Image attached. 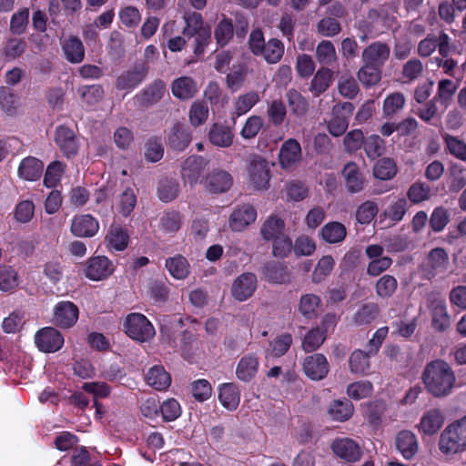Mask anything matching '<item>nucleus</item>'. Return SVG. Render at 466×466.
Instances as JSON below:
<instances>
[{
    "label": "nucleus",
    "instance_id": "obj_47",
    "mask_svg": "<svg viewBox=\"0 0 466 466\" xmlns=\"http://www.w3.org/2000/svg\"><path fill=\"white\" fill-rule=\"evenodd\" d=\"M233 25L228 18H223L220 20L214 32L217 44L221 47L229 42V40L233 37Z\"/></svg>",
    "mask_w": 466,
    "mask_h": 466
},
{
    "label": "nucleus",
    "instance_id": "obj_7",
    "mask_svg": "<svg viewBox=\"0 0 466 466\" xmlns=\"http://www.w3.org/2000/svg\"><path fill=\"white\" fill-rule=\"evenodd\" d=\"M263 278L269 283L286 285L292 281V272L289 268L279 261L270 260L262 268Z\"/></svg>",
    "mask_w": 466,
    "mask_h": 466
},
{
    "label": "nucleus",
    "instance_id": "obj_45",
    "mask_svg": "<svg viewBox=\"0 0 466 466\" xmlns=\"http://www.w3.org/2000/svg\"><path fill=\"white\" fill-rule=\"evenodd\" d=\"M288 104L293 114L301 116L308 111V102L302 95L295 89H290L287 93Z\"/></svg>",
    "mask_w": 466,
    "mask_h": 466
},
{
    "label": "nucleus",
    "instance_id": "obj_31",
    "mask_svg": "<svg viewBox=\"0 0 466 466\" xmlns=\"http://www.w3.org/2000/svg\"><path fill=\"white\" fill-rule=\"evenodd\" d=\"M347 236L346 227L338 221H331L325 224L320 230L321 238L329 244L342 242Z\"/></svg>",
    "mask_w": 466,
    "mask_h": 466
},
{
    "label": "nucleus",
    "instance_id": "obj_21",
    "mask_svg": "<svg viewBox=\"0 0 466 466\" xmlns=\"http://www.w3.org/2000/svg\"><path fill=\"white\" fill-rule=\"evenodd\" d=\"M256 218L257 212L255 208L250 205H243L232 212L229 226L234 231H241L253 223Z\"/></svg>",
    "mask_w": 466,
    "mask_h": 466
},
{
    "label": "nucleus",
    "instance_id": "obj_1",
    "mask_svg": "<svg viewBox=\"0 0 466 466\" xmlns=\"http://www.w3.org/2000/svg\"><path fill=\"white\" fill-rule=\"evenodd\" d=\"M421 378L429 393L437 398L449 395L456 382L454 371L442 360L429 362L424 368Z\"/></svg>",
    "mask_w": 466,
    "mask_h": 466
},
{
    "label": "nucleus",
    "instance_id": "obj_48",
    "mask_svg": "<svg viewBox=\"0 0 466 466\" xmlns=\"http://www.w3.org/2000/svg\"><path fill=\"white\" fill-rule=\"evenodd\" d=\"M397 280L390 275H384L376 283V293L380 298H390L397 289Z\"/></svg>",
    "mask_w": 466,
    "mask_h": 466
},
{
    "label": "nucleus",
    "instance_id": "obj_57",
    "mask_svg": "<svg viewBox=\"0 0 466 466\" xmlns=\"http://www.w3.org/2000/svg\"><path fill=\"white\" fill-rule=\"evenodd\" d=\"M267 114L272 125L279 127L284 122L286 117V106L281 100H273L268 108Z\"/></svg>",
    "mask_w": 466,
    "mask_h": 466
},
{
    "label": "nucleus",
    "instance_id": "obj_32",
    "mask_svg": "<svg viewBox=\"0 0 466 466\" xmlns=\"http://www.w3.org/2000/svg\"><path fill=\"white\" fill-rule=\"evenodd\" d=\"M380 314V308L374 302L363 303L355 312L352 321L357 326L369 325L374 321Z\"/></svg>",
    "mask_w": 466,
    "mask_h": 466
},
{
    "label": "nucleus",
    "instance_id": "obj_36",
    "mask_svg": "<svg viewBox=\"0 0 466 466\" xmlns=\"http://www.w3.org/2000/svg\"><path fill=\"white\" fill-rule=\"evenodd\" d=\"M442 423L441 413L437 410H431L421 418L420 430L425 434L432 435L441 429Z\"/></svg>",
    "mask_w": 466,
    "mask_h": 466
},
{
    "label": "nucleus",
    "instance_id": "obj_59",
    "mask_svg": "<svg viewBox=\"0 0 466 466\" xmlns=\"http://www.w3.org/2000/svg\"><path fill=\"white\" fill-rule=\"evenodd\" d=\"M449 221V211L443 207L436 208L429 219L430 227L434 232H440L443 230Z\"/></svg>",
    "mask_w": 466,
    "mask_h": 466
},
{
    "label": "nucleus",
    "instance_id": "obj_64",
    "mask_svg": "<svg viewBox=\"0 0 466 466\" xmlns=\"http://www.w3.org/2000/svg\"><path fill=\"white\" fill-rule=\"evenodd\" d=\"M443 138L449 152L452 156L461 160H466V144L462 140L448 134Z\"/></svg>",
    "mask_w": 466,
    "mask_h": 466
},
{
    "label": "nucleus",
    "instance_id": "obj_38",
    "mask_svg": "<svg viewBox=\"0 0 466 466\" xmlns=\"http://www.w3.org/2000/svg\"><path fill=\"white\" fill-rule=\"evenodd\" d=\"M326 339V329L319 327L311 329L302 340V350L305 352H314Z\"/></svg>",
    "mask_w": 466,
    "mask_h": 466
},
{
    "label": "nucleus",
    "instance_id": "obj_20",
    "mask_svg": "<svg viewBox=\"0 0 466 466\" xmlns=\"http://www.w3.org/2000/svg\"><path fill=\"white\" fill-rule=\"evenodd\" d=\"M70 230L79 238L93 237L98 230V222L90 215H80L74 218Z\"/></svg>",
    "mask_w": 466,
    "mask_h": 466
},
{
    "label": "nucleus",
    "instance_id": "obj_52",
    "mask_svg": "<svg viewBox=\"0 0 466 466\" xmlns=\"http://www.w3.org/2000/svg\"><path fill=\"white\" fill-rule=\"evenodd\" d=\"M186 26L183 30V34L188 37L194 36L199 33L200 30H205L203 26V18L199 13L192 12L184 15Z\"/></svg>",
    "mask_w": 466,
    "mask_h": 466
},
{
    "label": "nucleus",
    "instance_id": "obj_5",
    "mask_svg": "<svg viewBox=\"0 0 466 466\" xmlns=\"http://www.w3.org/2000/svg\"><path fill=\"white\" fill-rule=\"evenodd\" d=\"M248 174L253 187L258 190H265L269 187V169L266 159L254 156L248 165Z\"/></svg>",
    "mask_w": 466,
    "mask_h": 466
},
{
    "label": "nucleus",
    "instance_id": "obj_16",
    "mask_svg": "<svg viewBox=\"0 0 466 466\" xmlns=\"http://www.w3.org/2000/svg\"><path fill=\"white\" fill-rule=\"evenodd\" d=\"M279 158L282 168H295L301 160V147L299 143L294 138L285 141L280 147Z\"/></svg>",
    "mask_w": 466,
    "mask_h": 466
},
{
    "label": "nucleus",
    "instance_id": "obj_63",
    "mask_svg": "<svg viewBox=\"0 0 466 466\" xmlns=\"http://www.w3.org/2000/svg\"><path fill=\"white\" fill-rule=\"evenodd\" d=\"M182 217L179 212L172 210L163 215L160 219V225L164 231L174 233L179 230L181 227Z\"/></svg>",
    "mask_w": 466,
    "mask_h": 466
},
{
    "label": "nucleus",
    "instance_id": "obj_13",
    "mask_svg": "<svg viewBox=\"0 0 466 466\" xmlns=\"http://www.w3.org/2000/svg\"><path fill=\"white\" fill-rule=\"evenodd\" d=\"M148 73L146 63L136 64L132 68L123 72L116 80V87L120 90L132 89L140 84Z\"/></svg>",
    "mask_w": 466,
    "mask_h": 466
},
{
    "label": "nucleus",
    "instance_id": "obj_18",
    "mask_svg": "<svg viewBox=\"0 0 466 466\" xmlns=\"http://www.w3.org/2000/svg\"><path fill=\"white\" fill-rule=\"evenodd\" d=\"M78 319V309L70 301L58 303L55 308L54 322L64 329L72 327Z\"/></svg>",
    "mask_w": 466,
    "mask_h": 466
},
{
    "label": "nucleus",
    "instance_id": "obj_25",
    "mask_svg": "<svg viewBox=\"0 0 466 466\" xmlns=\"http://www.w3.org/2000/svg\"><path fill=\"white\" fill-rule=\"evenodd\" d=\"M381 60H370L358 71V79L365 86L377 85L381 78Z\"/></svg>",
    "mask_w": 466,
    "mask_h": 466
},
{
    "label": "nucleus",
    "instance_id": "obj_39",
    "mask_svg": "<svg viewBox=\"0 0 466 466\" xmlns=\"http://www.w3.org/2000/svg\"><path fill=\"white\" fill-rule=\"evenodd\" d=\"M221 404L228 410H235L239 403V391L233 383H225L219 390L218 395Z\"/></svg>",
    "mask_w": 466,
    "mask_h": 466
},
{
    "label": "nucleus",
    "instance_id": "obj_60",
    "mask_svg": "<svg viewBox=\"0 0 466 466\" xmlns=\"http://www.w3.org/2000/svg\"><path fill=\"white\" fill-rule=\"evenodd\" d=\"M379 211L375 202L368 200L362 203L356 211V219L360 224L370 223Z\"/></svg>",
    "mask_w": 466,
    "mask_h": 466
},
{
    "label": "nucleus",
    "instance_id": "obj_46",
    "mask_svg": "<svg viewBox=\"0 0 466 466\" xmlns=\"http://www.w3.org/2000/svg\"><path fill=\"white\" fill-rule=\"evenodd\" d=\"M396 165L390 158H382L379 160L373 168L374 177L381 180L392 178L396 175Z\"/></svg>",
    "mask_w": 466,
    "mask_h": 466
},
{
    "label": "nucleus",
    "instance_id": "obj_34",
    "mask_svg": "<svg viewBox=\"0 0 466 466\" xmlns=\"http://www.w3.org/2000/svg\"><path fill=\"white\" fill-rule=\"evenodd\" d=\"M285 233V222L283 219L271 216L262 225L260 234L267 241H271Z\"/></svg>",
    "mask_w": 466,
    "mask_h": 466
},
{
    "label": "nucleus",
    "instance_id": "obj_51",
    "mask_svg": "<svg viewBox=\"0 0 466 466\" xmlns=\"http://www.w3.org/2000/svg\"><path fill=\"white\" fill-rule=\"evenodd\" d=\"M292 336L289 333H283L280 336L277 337L272 342L269 344V353L273 357H281L283 356L292 345Z\"/></svg>",
    "mask_w": 466,
    "mask_h": 466
},
{
    "label": "nucleus",
    "instance_id": "obj_29",
    "mask_svg": "<svg viewBox=\"0 0 466 466\" xmlns=\"http://www.w3.org/2000/svg\"><path fill=\"white\" fill-rule=\"evenodd\" d=\"M258 369V358L253 355H246L238 361L236 369V375L238 380L248 382L255 378Z\"/></svg>",
    "mask_w": 466,
    "mask_h": 466
},
{
    "label": "nucleus",
    "instance_id": "obj_42",
    "mask_svg": "<svg viewBox=\"0 0 466 466\" xmlns=\"http://www.w3.org/2000/svg\"><path fill=\"white\" fill-rule=\"evenodd\" d=\"M371 353L360 350H354L349 360L350 370L356 374H365L370 369V357Z\"/></svg>",
    "mask_w": 466,
    "mask_h": 466
},
{
    "label": "nucleus",
    "instance_id": "obj_43",
    "mask_svg": "<svg viewBox=\"0 0 466 466\" xmlns=\"http://www.w3.org/2000/svg\"><path fill=\"white\" fill-rule=\"evenodd\" d=\"M106 238L108 245L116 250H124L127 247L128 235L119 226H111Z\"/></svg>",
    "mask_w": 466,
    "mask_h": 466
},
{
    "label": "nucleus",
    "instance_id": "obj_53",
    "mask_svg": "<svg viewBox=\"0 0 466 466\" xmlns=\"http://www.w3.org/2000/svg\"><path fill=\"white\" fill-rule=\"evenodd\" d=\"M66 165L60 161H54L48 165L44 183L47 187H54L60 181V178L65 171Z\"/></svg>",
    "mask_w": 466,
    "mask_h": 466
},
{
    "label": "nucleus",
    "instance_id": "obj_44",
    "mask_svg": "<svg viewBox=\"0 0 466 466\" xmlns=\"http://www.w3.org/2000/svg\"><path fill=\"white\" fill-rule=\"evenodd\" d=\"M457 86L452 81L449 79L441 80L438 85V93L434 98L437 99L444 108H447L452 101Z\"/></svg>",
    "mask_w": 466,
    "mask_h": 466
},
{
    "label": "nucleus",
    "instance_id": "obj_28",
    "mask_svg": "<svg viewBox=\"0 0 466 466\" xmlns=\"http://www.w3.org/2000/svg\"><path fill=\"white\" fill-rule=\"evenodd\" d=\"M208 138L214 146L228 147L233 143L234 133L230 127L216 123L210 127Z\"/></svg>",
    "mask_w": 466,
    "mask_h": 466
},
{
    "label": "nucleus",
    "instance_id": "obj_33",
    "mask_svg": "<svg viewBox=\"0 0 466 466\" xmlns=\"http://www.w3.org/2000/svg\"><path fill=\"white\" fill-rule=\"evenodd\" d=\"M147 384L157 390H167L171 383L170 375L161 366L151 368L146 377Z\"/></svg>",
    "mask_w": 466,
    "mask_h": 466
},
{
    "label": "nucleus",
    "instance_id": "obj_8",
    "mask_svg": "<svg viewBox=\"0 0 466 466\" xmlns=\"http://www.w3.org/2000/svg\"><path fill=\"white\" fill-rule=\"evenodd\" d=\"M305 375L312 380L324 379L329 370V365L323 354L315 353L306 357L302 362Z\"/></svg>",
    "mask_w": 466,
    "mask_h": 466
},
{
    "label": "nucleus",
    "instance_id": "obj_35",
    "mask_svg": "<svg viewBox=\"0 0 466 466\" xmlns=\"http://www.w3.org/2000/svg\"><path fill=\"white\" fill-rule=\"evenodd\" d=\"M180 192L179 183L174 178H163L157 186V197L160 201L168 203L175 200Z\"/></svg>",
    "mask_w": 466,
    "mask_h": 466
},
{
    "label": "nucleus",
    "instance_id": "obj_4",
    "mask_svg": "<svg viewBox=\"0 0 466 466\" xmlns=\"http://www.w3.org/2000/svg\"><path fill=\"white\" fill-rule=\"evenodd\" d=\"M354 110L353 104L350 102L339 103L333 106L331 110V118L328 121V130L333 137L342 136L348 127L349 118Z\"/></svg>",
    "mask_w": 466,
    "mask_h": 466
},
{
    "label": "nucleus",
    "instance_id": "obj_27",
    "mask_svg": "<svg viewBox=\"0 0 466 466\" xmlns=\"http://www.w3.org/2000/svg\"><path fill=\"white\" fill-rule=\"evenodd\" d=\"M332 451L341 459L356 461L360 457L359 445L350 439L337 440L332 443Z\"/></svg>",
    "mask_w": 466,
    "mask_h": 466
},
{
    "label": "nucleus",
    "instance_id": "obj_11",
    "mask_svg": "<svg viewBox=\"0 0 466 466\" xmlns=\"http://www.w3.org/2000/svg\"><path fill=\"white\" fill-rule=\"evenodd\" d=\"M258 280L255 274L246 272L238 276L232 283L231 294L238 301H245L255 292Z\"/></svg>",
    "mask_w": 466,
    "mask_h": 466
},
{
    "label": "nucleus",
    "instance_id": "obj_24",
    "mask_svg": "<svg viewBox=\"0 0 466 466\" xmlns=\"http://www.w3.org/2000/svg\"><path fill=\"white\" fill-rule=\"evenodd\" d=\"M465 446L453 424L449 425L441 434L439 448L445 454L456 453Z\"/></svg>",
    "mask_w": 466,
    "mask_h": 466
},
{
    "label": "nucleus",
    "instance_id": "obj_10",
    "mask_svg": "<svg viewBox=\"0 0 466 466\" xmlns=\"http://www.w3.org/2000/svg\"><path fill=\"white\" fill-rule=\"evenodd\" d=\"M208 162L199 156H190L182 164L181 177L185 185L193 187L199 180Z\"/></svg>",
    "mask_w": 466,
    "mask_h": 466
},
{
    "label": "nucleus",
    "instance_id": "obj_40",
    "mask_svg": "<svg viewBox=\"0 0 466 466\" xmlns=\"http://www.w3.org/2000/svg\"><path fill=\"white\" fill-rule=\"evenodd\" d=\"M353 405L349 400H334L329 408V414L330 417L338 421H345L349 420L353 414Z\"/></svg>",
    "mask_w": 466,
    "mask_h": 466
},
{
    "label": "nucleus",
    "instance_id": "obj_3",
    "mask_svg": "<svg viewBox=\"0 0 466 466\" xmlns=\"http://www.w3.org/2000/svg\"><path fill=\"white\" fill-rule=\"evenodd\" d=\"M126 333L133 339L145 342L155 335V329L147 319L139 313L129 314L125 322Z\"/></svg>",
    "mask_w": 466,
    "mask_h": 466
},
{
    "label": "nucleus",
    "instance_id": "obj_62",
    "mask_svg": "<svg viewBox=\"0 0 466 466\" xmlns=\"http://www.w3.org/2000/svg\"><path fill=\"white\" fill-rule=\"evenodd\" d=\"M340 24L333 17H324L317 24V31L323 36L332 37L340 32Z\"/></svg>",
    "mask_w": 466,
    "mask_h": 466
},
{
    "label": "nucleus",
    "instance_id": "obj_17",
    "mask_svg": "<svg viewBox=\"0 0 466 466\" xmlns=\"http://www.w3.org/2000/svg\"><path fill=\"white\" fill-rule=\"evenodd\" d=\"M230 60H218L215 67L218 71L227 73V86L230 89L238 88L244 82L247 69L241 63L232 65L229 68Z\"/></svg>",
    "mask_w": 466,
    "mask_h": 466
},
{
    "label": "nucleus",
    "instance_id": "obj_55",
    "mask_svg": "<svg viewBox=\"0 0 466 466\" xmlns=\"http://www.w3.org/2000/svg\"><path fill=\"white\" fill-rule=\"evenodd\" d=\"M271 241L273 242L272 254L275 258H284L292 250V240L286 233Z\"/></svg>",
    "mask_w": 466,
    "mask_h": 466
},
{
    "label": "nucleus",
    "instance_id": "obj_56",
    "mask_svg": "<svg viewBox=\"0 0 466 466\" xmlns=\"http://www.w3.org/2000/svg\"><path fill=\"white\" fill-rule=\"evenodd\" d=\"M258 100L259 96L255 91L239 96L235 102V112L237 116L246 114L258 102Z\"/></svg>",
    "mask_w": 466,
    "mask_h": 466
},
{
    "label": "nucleus",
    "instance_id": "obj_61",
    "mask_svg": "<svg viewBox=\"0 0 466 466\" xmlns=\"http://www.w3.org/2000/svg\"><path fill=\"white\" fill-rule=\"evenodd\" d=\"M63 50L67 58H83L85 55L84 46L76 36H70L63 43Z\"/></svg>",
    "mask_w": 466,
    "mask_h": 466
},
{
    "label": "nucleus",
    "instance_id": "obj_58",
    "mask_svg": "<svg viewBox=\"0 0 466 466\" xmlns=\"http://www.w3.org/2000/svg\"><path fill=\"white\" fill-rule=\"evenodd\" d=\"M407 196L412 203H420L431 197V187L423 182H415L408 190Z\"/></svg>",
    "mask_w": 466,
    "mask_h": 466
},
{
    "label": "nucleus",
    "instance_id": "obj_49",
    "mask_svg": "<svg viewBox=\"0 0 466 466\" xmlns=\"http://www.w3.org/2000/svg\"><path fill=\"white\" fill-rule=\"evenodd\" d=\"M208 107L204 102H194L188 113L190 124L193 127H199L200 125L204 124L208 119Z\"/></svg>",
    "mask_w": 466,
    "mask_h": 466
},
{
    "label": "nucleus",
    "instance_id": "obj_22",
    "mask_svg": "<svg viewBox=\"0 0 466 466\" xmlns=\"http://www.w3.org/2000/svg\"><path fill=\"white\" fill-rule=\"evenodd\" d=\"M191 138L188 127L177 122L167 135V145L175 150L182 151L190 144Z\"/></svg>",
    "mask_w": 466,
    "mask_h": 466
},
{
    "label": "nucleus",
    "instance_id": "obj_19",
    "mask_svg": "<svg viewBox=\"0 0 466 466\" xmlns=\"http://www.w3.org/2000/svg\"><path fill=\"white\" fill-rule=\"evenodd\" d=\"M341 175L348 192L355 194L363 189L365 178L355 162H348L344 166Z\"/></svg>",
    "mask_w": 466,
    "mask_h": 466
},
{
    "label": "nucleus",
    "instance_id": "obj_41",
    "mask_svg": "<svg viewBox=\"0 0 466 466\" xmlns=\"http://www.w3.org/2000/svg\"><path fill=\"white\" fill-rule=\"evenodd\" d=\"M166 268L168 269L169 273L177 279H184L189 274V264L186 258L181 255L167 258Z\"/></svg>",
    "mask_w": 466,
    "mask_h": 466
},
{
    "label": "nucleus",
    "instance_id": "obj_2",
    "mask_svg": "<svg viewBox=\"0 0 466 466\" xmlns=\"http://www.w3.org/2000/svg\"><path fill=\"white\" fill-rule=\"evenodd\" d=\"M427 306L431 313V324L435 330L445 331L451 326V317L440 292L431 291L426 295Z\"/></svg>",
    "mask_w": 466,
    "mask_h": 466
},
{
    "label": "nucleus",
    "instance_id": "obj_9",
    "mask_svg": "<svg viewBox=\"0 0 466 466\" xmlns=\"http://www.w3.org/2000/svg\"><path fill=\"white\" fill-rule=\"evenodd\" d=\"M165 90L166 84L162 80H155L134 96V103L143 108L152 106L161 100Z\"/></svg>",
    "mask_w": 466,
    "mask_h": 466
},
{
    "label": "nucleus",
    "instance_id": "obj_15",
    "mask_svg": "<svg viewBox=\"0 0 466 466\" xmlns=\"http://www.w3.org/2000/svg\"><path fill=\"white\" fill-rule=\"evenodd\" d=\"M63 336L58 330L51 327L42 329L35 335L37 348L45 352H55L63 346Z\"/></svg>",
    "mask_w": 466,
    "mask_h": 466
},
{
    "label": "nucleus",
    "instance_id": "obj_37",
    "mask_svg": "<svg viewBox=\"0 0 466 466\" xmlns=\"http://www.w3.org/2000/svg\"><path fill=\"white\" fill-rule=\"evenodd\" d=\"M196 84L193 79L182 76L176 79L172 84V93L179 99H188L196 93Z\"/></svg>",
    "mask_w": 466,
    "mask_h": 466
},
{
    "label": "nucleus",
    "instance_id": "obj_14",
    "mask_svg": "<svg viewBox=\"0 0 466 466\" xmlns=\"http://www.w3.org/2000/svg\"><path fill=\"white\" fill-rule=\"evenodd\" d=\"M114 271L112 262L104 256L90 258L86 262V277L91 280L107 279Z\"/></svg>",
    "mask_w": 466,
    "mask_h": 466
},
{
    "label": "nucleus",
    "instance_id": "obj_6",
    "mask_svg": "<svg viewBox=\"0 0 466 466\" xmlns=\"http://www.w3.org/2000/svg\"><path fill=\"white\" fill-rule=\"evenodd\" d=\"M201 182L208 192L221 194L230 189L233 177L228 171L218 168L209 172Z\"/></svg>",
    "mask_w": 466,
    "mask_h": 466
},
{
    "label": "nucleus",
    "instance_id": "obj_12",
    "mask_svg": "<svg viewBox=\"0 0 466 466\" xmlns=\"http://www.w3.org/2000/svg\"><path fill=\"white\" fill-rule=\"evenodd\" d=\"M55 142L63 155L67 158L78 152L79 143L74 130L66 126H59L55 133Z\"/></svg>",
    "mask_w": 466,
    "mask_h": 466
},
{
    "label": "nucleus",
    "instance_id": "obj_30",
    "mask_svg": "<svg viewBox=\"0 0 466 466\" xmlns=\"http://www.w3.org/2000/svg\"><path fill=\"white\" fill-rule=\"evenodd\" d=\"M43 163L35 157H28L22 160L19 168V176L28 181L37 180L43 172Z\"/></svg>",
    "mask_w": 466,
    "mask_h": 466
},
{
    "label": "nucleus",
    "instance_id": "obj_23",
    "mask_svg": "<svg viewBox=\"0 0 466 466\" xmlns=\"http://www.w3.org/2000/svg\"><path fill=\"white\" fill-rule=\"evenodd\" d=\"M395 444L397 450L406 460L412 459L419 450L417 438L410 431H400L396 436Z\"/></svg>",
    "mask_w": 466,
    "mask_h": 466
},
{
    "label": "nucleus",
    "instance_id": "obj_50",
    "mask_svg": "<svg viewBox=\"0 0 466 466\" xmlns=\"http://www.w3.org/2000/svg\"><path fill=\"white\" fill-rule=\"evenodd\" d=\"M363 147L367 156L371 159L380 157L385 151L384 141L378 135L367 137L364 140Z\"/></svg>",
    "mask_w": 466,
    "mask_h": 466
},
{
    "label": "nucleus",
    "instance_id": "obj_26",
    "mask_svg": "<svg viewBox=\"0 0 466 466\" xmlns=\"http://www.w3.org/2000/svg\"><path fill=\"white\" fill-rule=\"evenodd\" d=\"M449 264V257L447 252L442 248H435L430 251L427 258L429 279L433 278L437 273L446 270Z\"/></svg>",
    "mask_w": 466,
    "mask_h": 466
},
{
    "label": "nucleus",
    "instance_id": "obj_54",
    "mask_svg": "<svg viewBox=\"0 0 466 466\" xmlns=\"http://www.w3.org/2000/svg\"><path fill=\"white\" fill-rule=\"evenodd\" d=\"M320 301L319 297L315 294H305L300 298L299 310L303 316L311 318L315 315Z\"/></svg>",
    "mask_w": 466,
    "mask_h": 466
}]
</instances>
